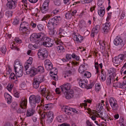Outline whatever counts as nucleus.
Returning <instances> with one entry per match:
<instances>
[{
    "label": "nucleus",
    "mask_w": 126,
    "mask_h": 126,
    "mask_svg": "<svg viewBox=\"0 0 126 126\" xmlns=\"http://www.w3.org/2000/svg\"><path fill=\"white\" fill-rule=\"evenodd\" d=\"M30 39L32 42L39 45H43L47 47H51L53 44V40L49 38H47L45 34L42 33H32L30 37Z\"/></svg>",
    "instance_id": "f257e3e1"
},
{
    "label": "nucleus",
    "mask_w": 126,
    "mask_h": 126,
    "mask_svg": "<svg viewBox=\"0 0 126 126\" xmlns=\"http://www.w3.org/2000/svg\"><path fill=\"white\" fill-rule=\"evenodd\" d=\"M61 18L60 16H57L50 19L47 24V28L50 30L49 34L51 37H56L57 32L54 29L58 27L60 23Z\"/></svg>",
    "instance_id": "f03ea898"
},
{
    "label": "nucleus",
    "mask_w": 126,
    "mask_h": 126,
    "mask_svg": "<svg viewBox=\"0 0 126 126\" xmlns=\"http://www.w3.org/2000/svg\"><path fill=\"white\" fill-rule=\"evenodd\" d=\"M71 86L70 83H67L60 86L62 91L65 95V98L67 99H70L73 98L74 95V92L73 90H69Z\"/></svg>",
    "instance_id": "7ed1b4c3"
},
{
    "label": "nucleus",
    "mask_w": 126,
    "mask_h": 126,
    "mask_svg": "<svg viewBox=\"0 0 126 126\" xmlns=\"http://www.w3.org/2000/svg\"><path fill=\"white\" fill-rule=\"evenodd\" d=\"M41 101V97L39 95L35 96L34 95H31L29 98V102L31 108H35L37 106L38 107L39 106L38 104Z\"/></svg>",
    "instance_id": "20e7f679"
},
{
    "label": "nucleus",
    "mask_w": 126,
    "mask_h": 126,
    "mask_svg": "<svg viewBox=\"0 0 126 126\" xmlns=\"http://www.w3.org/2000/svg\"><path fill=\"white\" fill-rule=\"evenodd\" d=\"M20 106L21 108L19 109L17 111V112L19 113H25L26 110L24 109L27 107V99L24 98H22L20 102Z\"/></svg>",
    "instance_id": "39448f33"
},
{
    "label": "nucleus",
    "mask_w": 126,
    "mask_h": 126,
    "mask_svg": "<svg viewBox=\"0 0 126 126\" xmlns=\"http://www.w3.org/2000/svg\"><path fill=\"white\" fill-rule=\"evenodd\" d=\"M37 54L39 58L44 60L47 58L48 53L46 49L42 48L38 50Z\"/></svg>",
    "instance_id": "423d86ee"
},
{
    "label": "nucleus",
    "mask_w": 126,
    "mask_h": 126,
    "mask_svg": "<svg viewBox=\"0 0 126 126\" xmlns=\"http://www.w3.org/2000/svg\"><path fill=\"white\" fill-rule=\"evenodd\" d=\"M113 43L115 46H118L121 48L126 44V41H123L121 37L117 36L114 39Z\"/></svg>",
    "instance_id": "0eeeda50"
},
{
    "label": "nucleus",
    "mask_w": 126,
    "mask_h": 126,
    "mask_svg": "<svg viewBox=\"0 0 126 126\" xmlns=\"http://www.w3.org/2000/svg\"><path fill=\"white\" fill-rule=\"evenodd\" d=\"M49 0H46L41 6L40 7V11L43 14H45L47 12L49 9Z\"/></svg>",
    "instance_id": "6e6552de"
},
{
    "label": "nucleus",
    "mask_w": 126,
    "mask_h": 126,
    "mask_svg": "<svg viewBox=\"0 0 126 126\" xmlns=\"http://www.w3.org/2000/svg\"><path fill=\"white\" fill-rule=\"evenodd\" d=\"M28 25V23L25 21L21 23L19 30L21 34L24 36L25 34V32L28 30L27 26Z\"/></svg>",
    "instance_id": "1a4fd4ad"
},
{
    "label": "nucleus",
    "mask_w": 126,
    "mask_h": 126,
    "mask_svg": "<svg viewBox=\"0 0 126 126\" xmlns=\"http://www.w3.org/2000/svg\"><path fill=\"white\" fill-rule=\"evenodd\" d=\"M7 0L8 2L6 5L8 9H14L17 4V0H10V1H9L8 0Z\"/></svg>",
    "instance_id": "9d476101"
},
{
    "label": "nucleus",
    "mask_w": 126,
    "mask_h": 126,
    "mask_svg": "<svg viewBox=\"0 0 126 126\" xmlns=\"http://www.w3.org/2000/svg\"><path fill=\"white\" fill-rule=\"evenodd\" d=\"M25 68V71L27 74H31L32 76H33L36 74L37 72L36 68L34 67H32L29 69H28L29 67L28 65H26Z\"/></svg>",
    "instance_id": "9b49d317"
},
{
    "label": "nucleus",
    "mask_w": 126,
    "mask_h": 126,
    "mask_svg": "<svg viewBox=\"0 0 126 126\" xmlns=\"http://www.w3.org/2000/svg\"><path fill=\"white\" fill-rule=\"evenodd\" d=\"M74 40L78 43H81L84 39V37L78 33H74L73 34Z\"/></svg>",
    "instance_id": "f8f14e48"
},
{
    "label": "nucleus",
    "mask_w": 126,
    "mask_h": 126,
    "mask_svg": "<svg viewBox=\"0 0 126 126\" xmlns=\"http://www.w3.org/2000/svg\"><path fill=\"white\" fill-rule=\"evenodd\" d=\"M109 101L112 109L114 110H116L118 109V107L116 99L113 97H110L109 99Z\"/></svg>",
    "instance_id": "ddd939ff"
},
{
    "label": "nucleus",
    "mask_w": 126,
    "mask_h": 126,
    "mask_svg": "<svg viewBox=\"0 0 126 126\" xmlns=\"http://www.w3.org/2000/svg\"><path fill=\"white\" fill-rule=\"evenodd\" d=\"M122 56V55H119L114 58L113 62L116 64V66H118L120 63L122 62L124 59Z\"/></svg>",
    "instance_id": "4468645a"
},
{
    "label": "nucleus",
    "mask_w": 126,
    "mask_h": 126,
    "mask_svg": "<svg viewBox=\"0 0 126 126\" xmlns=\"http://www.w3.org/2000/svg\"><path fill=\"white\" fill-rule=\"evenodd\" d=\"M14 69L15 71L17 70H21L22 69L23 66L22 64L19 61H15L14 64Z\"/></svg>",
    "instance_id": "2eb2a0df"
},
{
    "label": "nucleus",
    "mask_w": 126,
    "mask_h": 126,
    "mask_svg": "<svg viewBox=\"0 0 126 126\" xmlns=\"http://www.w3.org/2000/svg\"><path fill=\"white\" fill-rule=\"evenodd\" d=\"M35 108H31L27 109L26 112V116L27 117L32 116L35 113Z\"/></svg>",
    "instance_id": "dca6fc26"
},
{
    "label": "nucleus",
    "mask_w": 126,
    "mask_h": 126,
    "mask_svg": "<svg viewBox=\"0 0 126 126\" xmlns=\"http://www.w3.org/2000/svg\"><path fill=\"white\" fill-rule=\"evenodd\" d=\"M88 80L86 78H84L83 77L82 79H80L79 82V85L81 87L85 88L86 85L88 83Z\"/></svg>",
    "instance_id": "f3484780"
},
{
    "label": "nucleus",
    "mask_w": 126,
    "mask_h": 126,
    "mask_svg": "<svg viewBox=\"0 0 126 126\" xmlns=\"http://www.w3.org/2000/svg\"><path fill=\"white\" fill-rule=\"evenodd\" d=\"M110 22H106L103 25V29L105 34L107 33L110 29Z\"/></svg>",
    "instance_id": "a211bd4d"
},
{
    "label": "nucleus",
    "mask_w": 126,
    "mask_h": 126,
    "mask_svg": "<svg viewBox=\"0 0 126 126\" xmlns=\"http://www.w3.org/2000/svg\"><path fill=\"white\" fill-rule=\"evenodd\" d=\"M38 91L40 92V93L42 96L45 97L46 94H47L49 91L46 88L44 87L43 86H42L40 87V89L38 90Z\"/></svg>",
    "instance_id": "6ab92c4d"
},
{
    "label": "nucleus",
    "mask_w": 126,
    "mask_h": 126,
    "mask_svg": "<svg viewBox=\"0 0 126 126\" xmlns=\"http://www.w3.org/2000/svg\"><path fill=\"white\" fill-rule=\"evenodd\" d=\"M33 80L40 83L44 81V77L42 75L35 76Z\"/></svg>",
    "instance_id": "aec40b11"
},
{
    "label": "nucleus",
    "mask_w": 126,
    "mask_h": 126,
    "mask_svg": "<svg viewBox=\"0 0 126 126\" xmlns=\"http://www.w3.org/2000/svg\"><path fill=\"white\" fill-rule=\"evenodd\" d=\"M105 13V8L104 7H99L98 8V13L101 16H103Z\"/></svg>",
    "instance_id": "412c9836"
},
{
    "label": "nucleus",
    "mask_w": 126,
    "mask_h": 126,
    "mask_svg": "<svg viewBox=\"0 0 126 126\" xmlns=\"http://www.w3.org/2000/svg\"><path fill=\"white\" fill-rule=\"evenodd\" d=\"M4 96L5 99H7V103L10 104L11 102L12 97L7 93H5Z\"/></svg>",
    "instance_id": "4be33fe9"
},
{
    "label": "nucleus",
    "mask_w": 126,
    "mask_h": 126,
    "mask_svg": "<svg viewBox=\"0 0 126 126\" xmlns=\"http://www.w3.org/2000/svg\"><path fill=\"white\" fill-rule=\"evenodd\" d=\"M64 111L66 113L70 115L72 113L71 108L68 106H65L64 108Z\"/></svg>",
    "instance_id": "5701e85b"
},
{
    "label": "nucleus",
    "mask_w": 126,
    "mask_h": 126,
    "mask_svg": "<svg viewBox=\"0 0 126 126\" xmlns=\"http://www.w3.org/2000/svg\"><path fill=\"white\" fill-rule=\"evenodd\" d=\"M44 110H48L51 109L52 107V104L51 103L45 104L43 106Z\"/></svg>",
    "instance_id": "b1692460"
},
{
    "label": "nucleus",
    "mask_w": 126,
    "mask_h": 126,
    "mask_svg": "<svg viewBox=\"0 0 126 126\" xmlns=\"http://www.w3.org/2000/svg\"><path fill=\"white\" fill-rule=\"evenodd\" d=\"M100 29V26L98 25H96L95 27L92 30L93 33H95V34L98 33Z\"/></svg>",
    "instance_id": "393cba45"
},
{
    "label": "nucleus",
    "mask_w": 126,
    "mask_h": 126,
    "mask_svg": "<svg viewBox=\"0 0 126 126\" xmlns=\"http://www.w3.org/2000/svg\"><path fill=\"white\" fill-rule=\"evenodd\" d=\"M108 74H110V75L112 76V77H113L115 75V70L113 68H110L108 70Z\"/></svg>",
    "instance_id": "a878e982"
},
{
    "label": "nucleus",
    "mask_w": 126,
    "mask_h": 126,
    "mask_svg": "<svg viewBox=\"0 0 126 126\" xmlns=\"http://www.w3.org/2000/svg\"><path fill=\"white\" fill-rule=\"evenodd\" d=\"M101 76L100 80L102 81H104L105 80L106 78V74L103 71L101 72Z\"/></svg>",
    "instance_id": "bb28decb"
},
{
    "label": "nucleus",
    "mask_w": 126,
    "mask_h": 126,
    "mask_svg": "<svg viewBox=\"0 0 126 126\" xmlns=\"http://www.w3.org/2000/svg\"><path fill=\"white\" fill-rule=\"evenodd\" d=\"M32 57H29V59L27 60V62L25 64H24L25 68V66H26V65H28V67H29L30 66L32 63Z\"/></svg>",
    "instance_id": "cd10ccee"
},
{
    "label": "nucleus",
    "mask_w": 126,
    "mask_h": 126,
    "mask_svg": "<svg viewBox=\"0 0 126 126\" xmlns=\"http://www.w3.org/2000/svg\"><path fill=\"white\" fill-rule=\"evenodd\" d=\"M66 33L64 30L60 28L59 34L60 36L64 37L66 35Z\"/></svg>",
    "instance_id": "c85d7f7f"
},
{
    "label": "nucleus",
    "mask_w": 126,
    "mask_h": 126,
    "mask_svg": "<svg viewBox=\"0 0 126 126\" xmlns=\"http://www.w3.org/2000/svg\"><path fill=\"white\" fill-rule=\"evenodd\" d=\"M57 50L58 52L62 53L64 52L65 49L62 46H59L57 47Z\"/></svg>",
    "instance_id": "c756f323"
},
{
    "label": "nucleus",
    "mask_w": 126,
    "mask_h": 126,
    "mask_svg": "<svg viewBox=\"0 0 126 126\" xmlns=\"http://www.w3.org/2000/svg\"><path fill=\"white\" fill-rule=\"evenodd\" d=\"M36 72H40L41 73H43L44 72V67L42 66H39L36 68Z\"/></svg>",
    "instance_id": "7c9ffc66"
},
{
    "label": "nucleus",
    "mask_w": 126,
    "mask_h": 126,
    "mask_svg": "<svg viewBox=\"0 0 126 126\" xmlns=\"http://www.w3.org/2000/svg\"><path fill=\"white\" fill-rule=\"evenodd\" d=\"M16 72V76L18 77H21L23 75L22 69L21 70H17L15 71Z\"/></svg>",
    "instance_id": "2f4dec72"
},
{
    "label": "nucleus",
    "mask_w": 126,
    "mask_h": 126,
    "mask_svg": "<svg viewBox=\"0 0 126 126\" xmlns=\"http://www.w3.org/2000/svg\"><path fill=\"white\" fill-rule=\"evenodd\" d=\"M100 117L103 119H104L107 118H108V115L106 112H101L100 113Z\"/></svg>",
    "instance_id": "473e14b6"
},
{
    "label": "nucleus",
    "mask_w": 126,
    "mask_h": 126,
    "mask_svg": "<svg viewBox=\"0 0 126 126\" xmlns=\"http://www.w3.org/2000/svg\"><path fill=\"white\" fill-rule=\"evenodd\" d=\"M45 97H46L47 100H50L53 98V96L51 95V94L49 93V91Z\"/></svg>",
    "instance_id": "72a5a7b5"
},
{
    "label": "nucleus",
    "mask_w": 126,
    "mask_h": 126,
    "mask_svg": "<svg viewBox=\"0 0 126 126\" xmlns=\"http://www.w3.org/2000/svg\"><path fill=\"white\" fill-rule=\"evenodd\" d=\"M83 77L84 78H89L91 77V74L90 72L88 71L85 72Z\"/></svg>",
    "instance_id": "f704fd0d"
},
{
    "label": "nucleus",
    "mask_w": 126,
    "mask_h": 126,
    "mask_svg": "<svg viewBox=\"0 0 126 126\" xmlns=\"http://www.w3.org/2000/svg\"><path fill=\"white\" fill-rule=\"evenodd\" d=\"M46 114L47 117L54 118L53 113L52 111H50L48 112H46Z\"/></svg>",
    "instance_id": "c9c22d12"
},
{
    "label": "nucleus",
    "mask_w": 126,
    "mask_h": 126,
    "mask_svg": "<svg viewBox=\"0 0 126 126\" xmlns=\"http://www.w3.org/2000/svg\"><path fill=\"white\" fill-rule=\"evenodd\" d=\"M39 83L33 80V86L34 88L37 89L39 86Z\"/></svg>",
    "instance_id": "e433bc0d"
},
{
    "label": "nucleus",
    "mask_w": 126,
    "mask_h": 126,
    "mask_svg": "<svg viewBox=\"0 0 126 126\" xmlns=\"http://www.w3.org/2000/svg\"><path fill=\"white\" fill-rule=\"evenodd\" d=\"M112 76L110 75L109 77L107 78L106 80V83L107 85H110L111 83V79H113Z\"/></svg>",
    "instance_id": "4c0bfd02"
},
{
    "label": "nucleus",
    "mask_w": 126,
    "mask_h": 126,
    "mask_svg": "<svg viewBox=\"0 0 126 126\" xmlns=\"http://www.w3.org/2000/svg\"><path fill=\"white\" fill-rule=\"evenodd\" d=\"M13 86L14 84H13L9 83L7 85L6 88L9 91H10L12 90Z\"/></svg>",
    "instance_id": "58836bf2"
},
{
    "label": "nucleus",
    "mask_w": 126,
    "mask_h": 126,
    "mask_svg": "<svg viewBox=\"0 0 126 126\" xmlns=\"http://www.w3.org/2000/svg\"><path fill=\"white\" fill-rule=\"evenodd\" d=\"M65 16L67 19H71L72 16V15L71 14L70 12H68L66 13L65 15Z\"/></svg>",
    "instance_id": "ea45409f"
},
{
    "label": "nucleus",
    "mask_w": 126,
    "mask_h": 126,
    "mask_svg": "<svg viewBox=\"0 0 126 126\" xmlns=\"http://www.w3.org/2000/svg\"><path fill=\"white\" fill-rule=\"evenodd\" d=\"M12 11L8 10L5 13V15L8 17L12 16Z\"/></svg>",
    "instance_id": "a19ab883"
},
{
    "label": "nucleus",
    "mask_w": 126,
    "mask_h": 126,
    "mask_svg": "<svg viewBox=\"0 0 126 126\" xmlns=\"http://www.w3.org/2000/svg\"><path fill=\"white\" fill-rule=\"evenodd\" d=\"M54 2L56 6H59L61 4V2L60 0H54Z\"/></svg>",
    "instance_id": "79ce46f5"
},
{
    "label": "nucleus",
    "mask_w": 126,
    "mask_h": 126,
    "mask_svg": "<svg viewBox=\"0 0 126 126\" xmlns=\"http://www.w3.org/2000/svg\"><path fill=\"white\" fill-rule=\"evenodd\" d=\"M87 84L86 85V87L85 88H86L87 89H91L94 85V84L92 82L91 83L88 85H87Z\"/></svg>",
    "instance_id": "37998d69"
},
{
    "label": "nucleus",
    "mask_w": 126,
    "mask_h": 126,
    "mask_svg": "<svg viewBox=\"0 0 126 126\" xmlns=\"http://www.w3.org/2000/svg\"><path fill=\"white\" fill-rule=\"evenodd\" d=\"M79 27L81 29L85 27V23L84 21H82V22L81 21L79 24Z\"/></svg>",
    "instance_id": "c03bdc74"
},
{
    "label": "nucleus",
    "mask_w": 126,
    "mask_h": 126,
    "mask_svg": "<svg viewBox=\"0 0 126 126\" xmlns=\"http://www.w3.org/2000/svg\"><path fill=\"white\" fill-rule=\"evenodd\" d=\"M39 114L40 115L41 118L42 119H44L45 118V116L46 115V112H44L43 113V112H42L41 111H40L38 112Z\"/></svg>",
    "instance_id": "a18cd8bd"
},
{
    "label": "nucleus",
    "mask_w": 126,
    "mask_h": 126,
    "mask_svg": "<svg viewBox=\"0 0 126 126\" xmlns=\"http://www.w3.org/2000/svg\"><path fill=\"white\" fill-rule=\"evenodd\" d=\"M45 66L46 69L47 70H51L53 68V66L52 64H51L50 65H46Z\"/></svg>",
    "instance_id": "49530a36"
},
{
    "label": "nucleus",
    "mask_w": 126,
    "mask_h": 126,
    "mask_svg": "<svg viewBox=\"0 0 126 126\" xmlns=\"http://www.w3.org/2000/svg\"><path fill=\"white\" fill-rule=\"evenodd\" d=\"M17 106V104L16 102H13L11 105V107L14 109H16Z\"/></svg>",
    "instance_id": "de8ad7c7"
},
{
    "label": "nucleus",
    "mask_w": 126,
    "mask_h": 126,
    "mask_svg": "<svg viewBox=\"0 0 126 126\" xmlns=\"http://www.w3.org/2000/svg\"><path fill=\"white\" fill-rule=\"evenodd\" d=\"M115 85L114 86L116 87H117L120 88H122V84L120 82H118L115 84Z\"/></svg>",
    "instance_id": "09e8293b"
},
{
    "label": "nucleus",
    "mask_w": 126,
    "mask_h": 126,
    "mask_svg": "<svg viewBox=\"0 0 126 126\" xmlns=\"http://www.w3.org/2000/svg\"><path fill=\"white\" fill-rule=\"evenodd\" d=\"M83 68L82 65H80L79 66L78 69V71L80 73L82 74L84 72V71L85 70H84Z\"/></svg>",
    "instance_id": "8fccbe9b"
},
{
    "label": "nucleus",
    "mask_w": 126,
    "mask_h": 126,
    "mask_svg": "<svg viewBox=\"0 0 126 126\" xmlns=\"http://www.w3.org/2000/svg\"><path fill=\"white\" fill-rule=\"evenodd\" d=\"M51 64H52L50 60L47 59L45 60V66H46L47 65H50Z\"/></svg>",
    "instance_id": "3c124183"
},
{
    "label": "nucleus",
    "mask_w": 126,
    "mask_h": 126,
    "mask_svg": "<svg viewBox=\"0 0 126 126\" xmlns=\"http://www.w3.org/2000/svg\"><path fill=\"white\" fill-rule=\"evenodd\" d=\"M1 50L2 53L5 54L6 52V49L5 46H3L2 47H1Z\"/></svg>",
    "instance_id": "603ef678"
},
{
    "label": "nucleus",
    "mask_w": 126,
    "mask_h": 126,
    "mask_svg": "<svg viewBox=\"0 0 126 126\" xmlns=\"http://www.w3.org/2000/svg\"><path fill=\"white\" fill-rule=\"evenodd\" d=\"M37 27L38 30L40 31L43 30L44 29V27L41 24H38L37 25Z\"/></svg>",
    "instance_id": "864d4df0"
},
{
    "label": "nucleus",
    "mask_w": 126,
    "mask_h": 126,
    "mask_svg": "<svg viewBox=\"0 0 126 126\" xmlns=\"http://www.w3.org/2000/svg\"><path fill=\"white\" fill-rule=\"evenodd\" d=\"M95 88L96 90L98 91L101 88L100 86L99 83H96L95 85Z\"/></svg>",
    "instance_id": "5fc2aeb1"
},
{
    "label": "nucleus",
    "mask_w": 126,
    "mask_h": 126,
    "mask_svg": "<svg viewBox=\"0 0 126 126\" xmlns=\"http://www.w3.org/2000/svg\"><path fill=\"white\" fill-rule=\"evenodd\" d=\"M50 16L48 15H45L42 19V21H45L49 18Z\"/></svg>",
    "instance_id": "6e6d98bb"
},
{
    "label": "nucleus",
    "mask_w": 126,
    "mask_h": 126,
    "mask_svg": "<svg viewBox=\"0 0 126 126\" xmlns=\"http://www.w3.org/2000/svg\"><path fill=\"white\" fill-rule=\"evenodd\" d=\"M19 22V20L17 19L16 18L14 19V21L13 22V24L14 25H16L18 24Z\"/></svg>",
    "instance_id": "4d7b16f0"
},
{
    "label": "nucleus",
    "mask_w": 126,
    "mask_h": 126,
    "mask_svg": "<svg viewBox=\"0 0 126 126\" xmlns=\"http://www.w3.org/2000/svg\"><path fill=\"white\" fill-rule=\"evenodd\" d=\"M72 57L73 58H75L77 61H79V57L75 54L74 53L72 54Z\"/></svg>",
    "instance_id": "13d9d810"
},
{
    "label": "nucleus",
    "mask_w": 126,
    "mask_h": 126,
    "mask_svg": "<svg viewBox=\"0 0 126 126\" xmlns=\"http://www.w3.org/2000/svg\"><path fill=\"white\" fill-rule=\"evenodd\" d=\"M95 112H94L93 111H90V112L92 114H94V115H95L96 117H101L100 115L99 114L97 113H96V111H95Z\"/></svg>",
    "instance_id": "bf43d9fd"
},
{
    "label": "nucleus",
    "mask_w": 126,
    "mask_h": 126,
    "mask_svg": "<svg viewBox=\"0 0 126 126\" xmlns=\"http://www.w3.org/2000/svg\"><path fill=\"white\" fill-rule=\"evenodd\" d=\"M81 65H82L83 69L85 70H86L88 68V64H85V63H84Z\"/></svg>",
    "instance_id": "052dcab7"
},
{
    "label": "nucleus",
    "mask_w": 126,
    "mask_h": 126,
    "mask_svg": "<svg viewBox=\"0 0 126 126\" xmlns=\"http://www.w3.org/2000/svg\"><path fill=\"white\" fill-rule=\"evenodd\" d=\"M55 43L57 45H59V46H61V44H63L61 41H60L59 40L56 39H55Z\"/></svg>",
    "instance_id": "680f3d73"
},
{
    "label": "nucleus",
    "mask_w": 126,
    "mask_h": 126,
    "mask_svg": "<svg viewBox=\"0 0 126 126\" xmlns=\"http://www.w3.org/2000/svg\"><path fill=\"white\" fill-rule=\"evenodd\" d=\"M95 6L94 5L91 7L90 9V11L92 13H94L95 12Z\"/></svg>",
    "instance_id": "e2e57ef3"
},
{
    "label": "nucleus",
    "mask_w": 126,
    "mask_h": 126,
    "mask_svg": "<svg viewBox=\"0 0 126 126\" xmlns=\"http://www.w3.org/2000/svg\"><path fill=\"white\" fill-rule=\"evenodd\" d=\"M47 122L49 124L51 123L53 120V118L52 117H47Z\"/></svg>",
    "instance_id": "0e129e2a"
},
{
    "label": "nucleus",
    "mask_w": 126,
    "mask_h": 126,
    "mask_svg": "<svg viewBox=\"0 0 126 126\" xmlns=\"http://www.w3.org/2000/svg\"><path fill=\"white\" fill-rule=\"evenodd\" d=\"M15 75L14 73H12L9 77V78H11V79H14Z\"/></svg>",
    "instance_id": "69168bd1"
},
{
    "label": "nucleus",
    "mask_w": 126,
    "mask_h": 126,
    "mask_svg": "<svg viewBox=\"0 0 126 126\" xmlns=\"http://www.w3.org/2000/svg\"><path fill=\"white\" fill-rule=\"evenodd\" d=\"M120 123L121 124V126H126L125 125V123L123 122V118L120 120Z\"/></svg>",
    "instance_id": "338daca9"
},
{
    "label": "nucleus",
    "mask_w": 126,
    "mask_h": 126,
    "mask_svg": "<svg viewBox=\"0 0 126 126\" xmlns=\"http://www.w3.org/2000/svg\"><path fill=\"white\" fill-rule=\"evenodd\" d=\"M4 126H13L10 122H6L4 125Z\"/></svg>",
    "instance_id": "774afa93"
}]
</instances>
